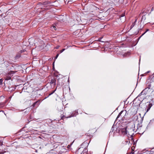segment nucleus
<instances>
[{"instance_id": "nucleus-1", "label": "nucleus", "mask_w": 154, "mask_h": 154, "mask_svg": "<svg viewBox=\"0 0 154 154\" xmlns=\"http://www.w3.org/2000/svg\"><path fill=\"white\" fill-rule=\"evenodd\" d=\"M134 129L133 128H129V126L127 127L126 128H124L120 129L119 130V132L120 133H121L123 135H125L128 133V134L131 135L134 134Z\"/></svg>"}, {"instance_id": "nucleus-2", "label": "nucleus", "mask_w": 154, "mask_h": 154, "mask_svg": "<svg viewBox=\"0 0 154 154\" xmlns=\"http://www.w3.org/2000/svg\"><path fill=\"white\" fill-rule=\"evenodd\" d=\"M85 144V143H82L81 145V147L75 152V154H88L87 150L86 147H84V145Z\"/></svg>"}, {"instance_id": "nucleus-3", "label": "nucleus", "mask_w": 154, "mask_h": 154, "mask_svg": "<svg viewBox=\"0 0 154 154\" xmlns=\"http://www.w3.org/2000/svg\"><path fill=\"white\" fill-rule=\"evenodd\" d=\"M152 79H154V81H153L152 80H151L150 81V82L148 84H147V87L141 93H142L144 91L146 90L147 88L153 90L152 93L154 92V76L152 77ZM153 94L154 96V94Z\"/></svg>"}, {"instance_id": "nucleus-4", "label": "nucleus", "mask_w": 154, "mask_h": 154, "mask_svg": "<svg viewBox=\"0 0 154 154\" xmlns=\"http://www.w3.org/2000/svg\"><path fill=\"white\" fill-rule=\"evenodd\" d=\"M14 73V71H11L8 73V75L6 77L5 80H8L11 79V77L12 76V74Z\"/></svg>"}, {"instance_id": "nucleus-5", "label": "nucleus", "mask_w": 154, "mask_h": 154, "mask_svg": "<svg viewBox=\"0 0 154 154\" xmlns=\"http://www.w3.org/2000/svg\"><path fill=\"white\" fill-rule=\"evenodd\" d=\"M124 112V111H121L119 113V114L118 116H117V118H116V119H119V117H121V120L122 119V117H123L124 116V115H122V114Z\"/></svg>"}, {"instance_id": "nucleus-6", "label": "nucleus", "mask_w": 154, "mask_h": 154, "mask_svg": "<svg viewBox=\"0 0 154 154\" xmlns=\"http://www.w3.org/2000/svg\"><path fill=\"white\" fill-rule=\"evenodd\" d=\"M152 103H149V104H148V106L146 110V112H148L149 110L150 109V108H151V107H152Z\"/></svg>"}, {"instance_id": "nucleus-7", "label": "nucleus", "mask_w": 154, "mask_h": 154, "mask_svg": "<svg viewBox=\"0 0 154 154\" xmlns=\"http://www.w3.org/2000/svg\"><path fill=\"white\" fill-rule=\"evenodd\" d=\"M50 83L55 85L56 84V80L54 79H52L50 82Z\"/></svg>"}, {"instance_id": "nucleus-8", "label": "nucleus", "mask_w": 154, "mask_h": 154, "mask_svg": "<svg viewBox=\"0 0 154 154\" xmlns=\"http://www.w3.org/2000/svg\"><path fill=\"white\" fill-rule=\"evenodd\" d=\"M20 57V54H17L15 56V58L17 59Z\"/></svg>"}, {"instance_id": "nucleus-9", "label": "nucleus", "mask_w": 154, "mask_h": 154, "mask_svg": "<svg viewBox=\"0 0 154 154\" xmlns=\"http://www.w3.org/2000/svg\"><path fill=\"white\" fill-rule=\"evenodd\" d=\"M51 28L52 30H56V28L55 26H52Z\"/></svg>"}, {"instance_id": "nucleus-10", "label": "nucleus", "mask_w": 154, "mask_h": 154, "mask_svg": "<svg viewBox=\"0 0 154 154\" xmlns=\"http://www.w3.org/2000/svg\"><path fill=\"white\" fill-rule=\"evenodd\" d=\"M136 20L135 22L133 24H132V25L131 26V29L135 25V23L136 22Z\"/></svg>"}, {"instance_id": "nucleus-11", "label": "nucleus", "mask_w": 154, "mask_h": 154, "mask_svg": "<svg viewBox=\"0 0 154 154\" xmlns=\"http://www.w3.org/2000/svg\"><path fill=\"white\" fill-rule=\"evenodd\" d=\"M37 121H36L37 122H39L40 123L42 122V120L41 119H37Z\"/></svg>"}, {"instance_id": "nucleus-12", "label": "nucleus", "mask_w": 154, "mask_h": 154, "mask_svg": "<svg viewBox=\"0 0 154 154\" xmlns=\"http://www.w3.org/2000/svg\"><path fill=\"white\" fill-rule=\"evenodd\" d=\"M142 20H145L146 17H145V15H143L142 16Z\"/></svg>"}, {"instance_id": "nucleus-13", "label": "nucleus", "mask_w": 154, "mask_h": 154, "mask_svg": "<svg viewBox=\"0 0 154 154\" xmlns=\"http://www.w3.org/2000/svg\"><path fill=\"white\" fill-rule=\"evenodd\" d=\"M59 55V54H57L56 57H55L54 59H56L57 58V57H58Z\"/></svg>"}, {"instance_id": "nucleus-14", "label": "nucleus", "mask_w": 154, "mask_h": 154, "mask_svg": "<svg viewBox=\"0 0 154 154\" xmlns=\"http://www.w3.org/2000/svg\"><path fill=\"white\" fill-rule=\"evenodd\" d=\"M65 49H63L62 50H60V53H62L63 51H64L65 50Z\"/></svg>"}, {"instance_id": "nucleus-15", "label": "nucleus", "mask_w": 154, "mask_h": 154, "mask_svg": "<svg viewBox=\"0 0 154 154\" xmlns=\"http://www.w3.org/2000/svg\"><path fill=\"white\" fill-rule=\"evenodd\" d=\"M56 90V89H55V90H54V91H53L52 93H50L49 94V95H51L53 93H54V92Z\"/></svg>"}, {"instance_id": "nucleus-16", "label": "nucleus", "mask_w": 154, "mask_h": 154, "mask_svg": "<svg viewBox=\"0 0 154 154\" xmlns=\"http://www.w3.org/2000/svg\"><path fill=\"white\" fill-rule=\"evenodd\" d=\"M65 117V116H60V117H61V119H62L63 118V117Z\"/></svg>"}, {"instance_id": "nucleus-17", "label": "nucleus", "mask_w": 154, "mask_h": 154, "mask_svg": "<svg viewBox=\"0 0 154 154\" xmlns=\"http://www.w3.org/2000/svg\"><path fill=\"white\" fill-rule=\"evenodd\" d=\"M60 46H57L56 47V49H58L59 48V47Z\"/></svg>"}, {"instance_id": "nucleus-18", "label": "nucleus", "mask_w": 154, "mask_h": 154, "mask_svg": "<svg viewBox=\"0 0 154 154\" xmlns=\"http://www.w3.org/2000/svg\"><path fill=\"white\" fill-rule=\"evenodd\" d=\"M153 10H154V7H153L152 8V9H151V11H153Z\"/></svg>"}, {"instance_id": "nucleus-19", "label": "nucleus", "mask_w": 154, "mask_h": 154, "mask_svg": "<svg viewBox=\"0 0 154 154\" xmlns=\"http://www.w3.org/2000/svg\"><path fill=\"white\" fill-rule=\"evenodd\" d=\"M122 15V17H124V16H125V14H122V15Z\"/></svg>"}, {"instance_id": "nucleus-20", "label": "nucleus", "mask_w": 154, "mask_h": 154, "mask_svg": "<svg viewBox=\"0 0 154 154\" xmlns=\"http://www.w3.org/2000/svg\"><path fill=\"white\" fill-rule=\"evenodd\" d=\"M146 32H145L144 33H143L142 35H141V36H143V35L146 33Z\"/></svg>"}, {"instance_id": "nucleus-21", "label": "nucleus", "mask_w": 154, "mask_h": 154, "mask_svg": "<svg viewBox=\"0 0 154 154\" xmlns=\"http://www.w3.org/2000/svg\"><path fill=\"white\" fill-rule=\"evenodd\" d=\"M146 32H145L144 33H143L142 35H141V36H143V35L146 33Z\"/></svg>"}, {"instance_id": "nucleus-22", "label": "nucleus", "mask_w": 154, "mask_h": 154, "mask_svg": "<svg viewBox=\"0 0 154 154\" xmlns=\"http://www.w3.org/2000/svg\"><path fill=\"white\" fill-rule=\"evenodd\" d=\"M146 32H145L144 33H143L142 35H141V36H143V35L146 33Z\"/></svg>"}, {"instance_id": "nucleus-23", "label": "nucleus", "mask_w": 154, "mask_h": 154, "mask_svg": "<svg viewBox=\"0 0 154 154\" xmlns=\"http://www.w3.org/2000/svg\"><path fill=\"white\" fill-rule=\"evenodd\" d=\"M149 31V29H147L146 30V31L145 32H147V31Z\"/></svg>"}, {"instance_id": "nucleus-24", "label": "nucleus", "mask_w": 154, "mask_h": 154, "mask_svg": "<svg viewBox=\"0 0 154 154\" xmlns=\"http://www.w3.org/2000/svg\"><path fill=\"white\" fill-rule=\"evenodd\" d=\"M37 103V102H35V103H34L33 104V105L34 106Z\"/></svg>"}, {"instance_id": "nucleus-25", "label": "nucleus", "mask_w": 154, "mask_h": 154, "mask_svg": "<svg viewBox=\"0 0 154 154\" xmlns=\"http://www.w3.org/2000/svg\"><path fill=\"white\" fill-rule=\"evenodd\" d=\"M47 4L46 3H45V2H44V5H46L47 4Z\"/></svg>"}, {"instance_id": "nucleus-26", "label": "nucleus", "mask_w": 154, "mask_h": 154, "mask_svg": "<svg viewBox=\"0 0 154 154\" xmlns=\"http://www.w3.org/2000/svg\"><path fill=\"white\" fill-rule=\"evenodd\" d=\"M153 94H154V92L153 93H152V95H153H153Z\"/></svg>"}, {"instance_id": "nucleus-27", "label": "nucleus", "mask_w": 154, "mask_h": 154, "mask_svg": "<svg viewBox=\"0 0 154 154\" xmlns=\"http://www.w3.org/2000/svg\"><path fill=\"white\" fill-rule=\"evenodd\" d=\"M2 143L1 142H0V146L2 145Z\"/></svg>"}, {"instance_id": "nucleus-28", "label": "nucleus", "mask_w": 154, "mask_h": 154, "mask_svg": "<svg viewBox=\"0 0 154 154\" xmlns=\"http://www.w3.org/2000/svg\"><path fill=\"white\" fill-rule=\"evenodd\" d=\"M71 117V116H68V117H66V118H70V117Z\"/></svg>"}, {"instance_id": "nucleus-29", "label": "nucleus", "mask_w": 154, "mask_h": 154, "mask_svg": "<svg viewBox=\"0 0 154 154\" xmlns=\"http://www.w3.org/2000/svg\"><path fill=\"white\" fill-rule=\"evenodd\" d=\"M98 41H100V40H98Z\"/></svg>"}, {"instance_id": "nucleus-30", "label": "nucleus", "mask_w": 154, "mask_h": 154, "mask_svg": "<svg viewBox=\"0 0 154 154\" xmlns=\"http://www.w3.org/2000/svg\"><path fill=\"white\" fill-rule=\"evenodd\" d=\"M134 153V152H133V153H132V154H133Z\"/></svg>"}, {"instance_id": "nucleus-31", "label": "nucleus", "mask_w": 154, "mask_h": 154, "mask_svg": "<svg viewBox=\"0 0 154 154\" xmlns=\"http://www.w3.org/2000/svg\"><path fill=\"white\" fill-rule=\"evenodd\" d=\"M134 153V152H133V153H132V154H133Z\"/></svg>"}, {"instance_id": "nucleus-32", "label": "nucleus", "mask_w": 154, "mask_h": 154, "mask_svg": "<svg viewBox=\"0 0 154 154\" xmlns=\"http://www.w3.org/2000/svg\"><path fill=\"white\" fill-rule=\"evenodd\" d=\"M134 153V152H133V153H132V154H133Z\"/></svg>"}]
</instances>
